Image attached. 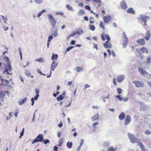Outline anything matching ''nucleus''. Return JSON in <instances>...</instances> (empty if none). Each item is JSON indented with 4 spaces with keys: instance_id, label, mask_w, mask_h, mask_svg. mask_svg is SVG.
Segmentation results:
<instances>
[{
    "instance_id": "6e6552de",
    "label": "nucleus",
    "mask_w": 151,
    "mask_h": 151,
    "mask_svg": "<svg viewBox=\"0 0 151 151\" xmlns=\"http://www.w3.org/2000/svg\"><path fill=\"white\" fill-rule=\"evenodd\" d=\"M138 70L139 73L143 76H145V75H149L150 77L151 76V75L149 74V73L147 72L145 70L141 68H139Z\"/></svg>"
},
{
    "instance_id": "39448f33",
    "label": "nucleus",
    "mask_w": 151,
    "mask_h": 151,
    "mask_svg": "<svg viewBox=\"0 0 151 151\" xmlns=\"http://www.w3.org/2000/svg\"><path fill=\"white\" fill-rule=\"evenodd\" d=\"M135 86L137 88L143 87L144 86V83L142 82L138 81H135L133 82Z\"/></svg>"
},
{
    "instance_id": "9b49d317",
    "label": "nucleus",
    "mask_w": 151,
    "mask_h": 151,
    "mask_svg": "<svg viewBox=\"0 0 151 151\" xmlns=\"http://www.w3.org/2000/svg\"><path fill=\"white\" fill-rule=\"evenodd\" d=\"M131 120L130 116L129 115H127L125 120V125H126L128 124L130 122Z\"/></svg>"
},
{
    "instance_id": "a211bd4d",
    "label": "nucleus",
    "mask_w": 151,
    "mask_h": 151,
    "mask_svg": "<svg viewBox=\"0 0 151 151\" xmlns=\"http://www.w3.org/2000/svg\"><path fill=\"white\" fill-rule=\"evenodd\" d=\"M51 66V70H54L57 66V64L55 63V61H53L52 62Z\"/></svg>"
},
{
    "instance_id": "f704fd0d",
    "label": "nucleus",
    "mask_w": 151,
    "mask_h": 151,
    "mask_svg": "<svg viewBox=\"0 0 151 151\" xmlns=\"http://www.w3.org/2000/svg\"><path fill=\"white\" fill-rule=\"evenodd\" d=\"M52 34L54 37H56L58 35V33L57 32V29H56L55 31L54 32L52 33Z\"/></svg>"
},
{
    "instance_id": "2f4dec72",
    "label": "nucleus",
    "mask_w": 151,
    "mask_h": 151,
    "mask_svg": "<svg viewBox=\"0 0 151 151\" xmlns=\"http://www.w3.org/2000/svg\"><path fill=\"white\" fill-rule=\"evenodd\" d=\"M66 7L70 11H73V9L72 7L69 4H67L66 6Z\"/></svg>"
},
{
    "instance_id": "ddd939ff",
    "label": "nucleus",
    "mask_w": 151,
    "mask_h": 151,
    "mask_svg": "<svg viewBox=\"0 0 151 151\" xmlns=\"http://www.w3.org/2000/svg\"><path fill=\"white\" fill-rule=\"evenodd\" d=\"M137 144H138L139 146L143 151H146L147 150V149L145 148V146L141 142L139 141V142H138Z\"/></svg>"
},
{
    "instance_id": "393cba45",
    "label": "nucleus",
    "mask_w": 151,
    "mask_h": 151,
    "mask_svg": "<svg viewBox=\"0 0 151 151\" xmlns=\"http://www.w3.org/2000/svg\"><path fill=\"white\" fill-rule=\"evenodd\" d=\"M72 146V143L71 142H68L67 143V146L69 148H71Z\"/></svg>"
},
{
    "instance_id": "8fccbe9b",
    "label": "nucleus",
    "mask_w": 151,
    "mask_h": 151,
    "mask_svg": "<svg viewBox=\"0 0 151 151\" xmlns=\"http://www.w3.org/2000/svg\"><path fill=\"white\" fill-rule=\"evenodd\" d=\"M42 141L45 144H46L47 143H49L50 142L49 140L47 139H46V140H43Z\"/></svg>"
},
{
    "instance_id": "a19ab883",
    "label": "nucleus",
    "mask_w": 151,
    "mask_h": 151,
    "mask_svg": "<svg viewBox=\"0 0 151 151\" xmlns=\"http://www.w3.org/2000/svg\"><path fill=\"white\" fill-rule=\"evenodd\" d=\"M55 14L60 15L61 16H63L64 15V13L62 12H57L55 13Z\"/></svg>"
},
{
    "instance_id": "423d86ee",
    "label": "nucleus",
    "mask_w": 151,
    "mask_h": 151,
    "mask_svg": "<svg viewBox=\"0 0 151 151\" xmlns=\"http://www.w3.org/2000/svg\"><path fill=\"white\" fill-rule=\"evenodd\" d=\"M9 92L7 91H0V99H1V101H4V99L5 98L6 95H7L8 96H9L8 94Z\"/></svg>"
},
{
    "instance_id": "a878e982",
    "label": "nucleus",
    "mask_w": 151,
    "mask_h": 151,
    "mask_svg": "<svg viewBox=\"0 0 151 151\" xmlns=\"http://www.w3.org/2000/svg\"><path fill=\"white\" fill-rule=\"evenodd\" d=\"M58 57V55L57 54L55 55L53 54L52 57V60H56Z\"/></svg>"
},
{
    "instance_id": "58836bf2",
    "label": "nucleus",
    "mask_w": 151,
    "mask_h": 151,
    "mask_svg": "<svg viewBox=\"0 0 151 151\" xmlns=\"http://www.w3.org/2000/svg\"><path fill=\"white\" fill-rule=\"evenodd\" d=\"M67 102H68V104H65V107H68L69 106H70L71 104V102L70 100H68V101H67Z\"/></svg>"
},
{
    "instance_id": "ea45409f",
    "label": "nucleus",
    "mask_w": 151,
    "mask_h": 151,
    "mask_svg": "<svg viewBox=\"0 0 151 151\" xmlns=\"http://www.w3.org/2000/svg\"><path fill=\"white\" fill-rule=\"evenodd\" d=\"M25 74L27 76H29L30 75L31 73L29 72L28 70H26L25 72Z\"/></svg>"
},
{
    "instance_id": "4be33fe9",
    "label": "nucleus",
    "mask_w": 151,
    "mask_h": 151,
    "mask_svg": "<svg viewBox=\"0 0 151 151\" xmlns=\"http://www.w3.org/2000/svg\"><path fill=\"white\" fill-rule=\"evenodd\" d=\"M78 14V15L81 16L85 14V12L83 10L80 9L79 10Z\"/></svg>"
},
{
    "instance_id": "603ef678",
    "label": "nucleus",
    "mask_w": 151,
    "mask_h": 151,
    "mask_svg": "<svg viewBox=\"0 0 151 151\" xmlns=\"http://www.w3.org/2000/svg\"><path fill=\"white\" fill-rule=\"evenodd\" d=\"M39 96V94H37L35 96L34 99V100H35L37 99L38 98Z\"/></svg>"
},
{
    "instance_id": "20e7f679",
    "label": "nucleus",
    "mask_w": 151,
    "mask_h": 151,
    "mask_svg": "<svg viewBox=\"0 0 151 151\" xmlns=\"http://www.w3.org/2000/svg\"><path fill=\"white\" fill-rule=\"evenodd\" d=\"M43 139V135L42 134H38L36 137V138L32 142V144L38 142H41Z\"/></svg>"
},
{
    "instance_id": "4d7b16f0",
    "label": "nucleus",
    "mask_w": 151,
    "mask_h": 151,
    "mask_svg": "<svg viewBox=\"0 0 151 151\" xmlns=\"http://www.w3.org/2000/svg\"><path fill=\"white\" fill-rule=\"evenodd\" d=\"M78 6H79L83 7V2L80 3Z\"/></svg>"
},
{
    "instance_id": "1a4fd4ad",
    "label": "nucleus",
    "mask_w": 151,
    "mask_h": 151,
    "mask_svg": "<svg viewBox=\"0 0 151 151\" xmlns=\"http://www.w3.org/2000/svg\"><path fill=\"white\" fill-rule=\"evenodd\" d=\"M137 42L138 45H139L143 46L145 44V40L143 38H141L137 40Z\"/></svg>"
},
{
    "instance_id": "f03ea898",
    "label": "nucleus",
    "mask_w": 151,
    "mask_h": 151,
    "mask_svg": "<svg viewBox=\"0 0 151 151\" xmlns=\"http://www.w3.org/2000/svg\"><path fill=\"white\" fill-rule=\"evenodd\" d=\"M128 136L132 143H137L138 142H139V140L134 135L130 133H128Z\"/></svg>"
},
{
    "instance_id": "f8f14e48",
    "label": "nucleus",
    "mask_w": 151,
    "mask_h": 151,
    "mask_svg": "<svg viewBox=\"0 0 151 151\" xmlns=\"http://www.w3.org/2000/svg\"><path fill=\"white\" fill-rule=\"evenodd\" d=\"M111 18V17L109 15H107L104 17L103 18L104 23H108L110 20Z\"/></svg>"
},
{
    "instance_id": "aec40b11",
    "label": "nucleus",
    "mask_w": 151,
    "mask_h": 151,
    "mask_svg": "<svg viewBox=\"0 0 151 151\" xmlns=\"http://www.w3.org/2000/svg\"><path fill=\"white\" fill-rule=\"evenodd\" d=\"M140 50L143 53H145L147 54L148 53L147 49L146 47H142L140 49Z\"/></svg>"
},
{
    "instance_id": "c85d7f7f",
    "label": "nucleus",
    "mask_w": 151,
    "mask_h": 151,
    "mask_svg": "<svg viewBox=\"0 0 151 151\" xmlns=\"http://www.w3.org/2000/svg\"><path fill=\"white\" fill-rule=\"evenodd\" d=\"M150 130L148 129L146 130L145 132V133L147 135H150L151 134V129H150Z\"/></svg>"
},
{
    "instance_id": "a18cd8bd",
    "label": "nucleus",
    "mask_w": 151,
    "mask_h": 151,
    "mask_svg": "<svg viewBox=\"0 0 151 151\" xmlns=\"http://www.w3.org/2000/svg\"><path fill=\"white\" fill-rule=\"evenodd\" d=\"M116 97L118 98L120 101H122L123 100V99L121 97V95H117L116 96Z\"/></svg>"
},
{
    "instance_id": "7c9ffc66",
    "label": "nucleus",
    "mask_w": 151,
    "mask_h": 151,
    "mask_svg": "<svg viewBox=\"0 0 151 151\" xmlns=\"http://www.w3.org/2000/svg\"><path fill=\"white\" fill-rule=\"evenodd\" d=\"M99 25L100 27L102 28L103 29H104L105 27L104 25L103 24L102 21H101L100 22Z\"/></svg>"
},
{
    "instance_id": "3c124183",
    "label": "nucleus",
    "mask_w": 151,
    "mask_h": 151,
    "mask_svg": "<svg viewBox=\"0 0 151 151\" xmlns=\"http://www.w3.org/2000/svg\"><path fill=\"white\" fill-rule=\"evenodd\" d=\"M113 82L114 85H117V83L115 78H113Z\"/></svg>"
},
{
    "instance_id": "0eeeda50",
    "label": "nucleus",
    "mask_w": 151,
    "mask_h": 151,
    "mask_svg": "<svg viewBox=\"0 0 151 151\" xmlns=\"http://www.w3.org/2000/svg\"><path fill=\"white\" fill-rule=\"evenodd\" d=\"M12 70V67L10 64H8L6 67L5 70L4 71V73H7V74L10 75L12 74L11 71Z\"/></svg>"
},
{
    "instance_id": "9d476101",
    "label": "nucleus",
    "mask_w": 151,
    "mask_h": 151,
    "mask_svg": "<svg viewBox=\"0 0 151 151\" xmlns=\"http://www.w3.org/2000/svg\"><path fill=\"white\" fill-rule=\"evenodd\" d=\"M123 35L125 38V40L124 41V42L123 44V47H125L126 46L127 44L128 40V39L126 35V33L125 32H124L123 33Z\"/></svg>"
},
{
    "instance_id": "69168bd1",
    "label": "nucleus",
    "mask_w": 151,
    "mask_h": 151,
    "mask_svg": "<svg viewBox=\"0 0 151 151\" xmlns=\"http://www.w3.org/2000/svg\"><path fill=\"white\" fill-rule=\"evenodd\" d=\"M92 108L93 109H97L99 108V107L97 106H93Z\"/></svg>"
},
{
    "instance_id": "dca6fc26",
    "label": "nucleus",
    "mask_w": 151,
    "mask_h": 151,
    "mask_svg": "<svg viewBox=\"0 0 151 151\" xmlns=\"http://www.w3.org/2000/svg\"><path fill=\"white\" fill-rule=\"evenodd\" d=\"M125 117V114L124 112H122L119 116V119L121 120H123Z\"/></svg>"
},
{
    "instance_id": "4468645a",
    "label": "nucleus",
    "mask_w": 151,
    "mask_h": 151,
    "mask_svg": "<svg viewBox=\"0 0 151 151\" xmlns=\"http://www.w3.org/2000/svg\"><path fill=\"white\" fill-rule=\"evenodd\" d=\"M124 76L123 75H119L116 78L117 81L119 83H121L124 79Z\"/></svg>"
},
{
    "instance_id": "7ed1b4c3",
    "label": "nucleus",
    "mask_w": 151,
    "mask_h": 151,
    "mask_svg": "<svg viewBox=\"0 0 151 151\" xmlns=\"http://www.w3.org/2000/svg\"><path fill=\"white\" fill-rule=\"evenodd\" d=\"M48 16L51 25L53 27H54L57 23L56 20L55 19L52 14H49Z\"/></svg>"
},
{
    "instance_id": "c9c22d12",
    "label": "nucleus",
    "mask_w": 151,
    "mask_h": 151,
    "mask_svg": "<svg viewBox=\"0 0 151 151\" xmlns=\"http://www.w3.org/2000/svg\"><path fill=\"white\" fill-rule=\"evenodd\" d=\"M92 1L93 2H95L96 3H98L99 6H100L101 4L100 0H93Z\"/></svg>"
},
{
    "instance_id": "c03bdc74",
    "label": "nucleus",
    "mask_w": 151,
    "mask_h": 151,
    "mask_svg": "<svg viewBox=\"0 0 151 151\" xmlns=\"http://www.w3.org/2000/svg\"><path fill=\"white\" fill-rule=\"evenodd\" d=\"M107 151H115V150L113 147H111L108 149Z\"/></svg>"
},
{
    "instance_id": "052dcab7",
    "label": "nucleus",
    "mask_w": 151,
    "mask_h": 151,
    "mask_svg": "<svg viewBox=\"0 0 151 151\" xmlns=\"http://www.w3.org/2000/svg\"><path fill=\"white\" fill-rule=\"evenodd\" d=\"M81 142L80 143V147H81L82 145V144H83V143L84 142V140L83 139H81Z\"/></svg>"
},
{
    "instance_id": "f257e3e1",
    "label": "nucleus",
    "mask_w": 151,
    "mask_h": 151,
    "mask_svg": "<svg viewBox=\"0 0 151 151\" xmlns=\"http://www.w3.org/2000/svg\"><path fill=\"white\" fill-rule=\"evenodd\" d=\"M101 38L103 41L105 40V38L107 40L105 42L103 43V45L105 48H111V45L110 42H109V41L110 40V38L108 34H105L104 32L102 34H101Z\"/></svg>"
},
{
    "instance_id": "864d4df0",
    "label": "nucleus",
    "mask_w": 151,
    "mask_h": 151,
    "mask_svg": "<svg viewBox=\"0 0 151 151\" xmlns=\"http://www.w3.org/2000/svg\"><path fill=\"white\" fill-rule=\"evenodd\" d=\"M53 38V37L51 35H50V36H49V38H48V41L50 42V40H52V39Z\"/></svg>"
},
{
    "instance_id": "5701e85b",
    "label": "nucleus",
    "mask_w": 151,
    "mask_h": 151,
    "mask_svg": "<svg viewBox=\"0 0 151 151\" xmlns=\"http://www.w3.org/2000/svg\"><path fill=\"white\" fill-rule=\"evenodd\" d=\"M98 115L97 114H96L91 117V119L93 121H94L96 119H98Z\"/></svg>"
},
{
    "instance_id": "4c0bfd02",
    "label": "nucleus",
    "mask_w": 151,
    "mask_h": 151,
    "mask_svg": "<svg viewBox=\"0 0 151 151\" xmlns=\"http://www.w3.org/2000/svg\"><path fill=\"white\" fill-rule=\"evenodd\" d=\"M2 81L3 83H4L6 85H7L9 83V81L8 80H4L2 79Z\"/></svg>"
},
{
    "instance_id": "5fc2aeb1",
    "label": "nucleus",
    "mask_w": 151,
    "mask_h": 151,
    "mask_svg": "<svg viewBox=\"0 0 151 151\" xmlns=\"http://www.w3.org/2000/svg\"><path fill=\"white\" fill-rule=\"evenodd\" d=\"M90 87V86L87 84H86L85 85V88H84L85 90H86V88H88Z\"/></svg>"
},
{
    "instance_id": "de8ad7c7",
    "label": "nucleus",
    "mask_w": 151,
    "mask_h": 151,
    "mask_svg": "<svg viewBox=\"0 0 151 151\" xmlns=\"http://www.w3.org/2000/svg\"><path fill=\"white\" fill-rule=\"evenodd\" d=\"M85 8L86 9L88 10L89 11H91V7L89 6L88 5L86 6H85Z\"/></svg>"
},
{
    "instance_id": "bb28decb",
    "label": "nucleus",
    "mask_w": 151,
    "mask_h": 151,
    "mask_svg": "<svg viewBox=\"0 0 151 151\" xmlns=\"http://www.w3.org/2000/svg\"><path fill=\"white\" fill-rule=\"evenodd\" d=\"M46 12V10L45 9L42 10L37 15V17H39L41 16L43 13Z\"/></svg>"
},
{
    "instance_id": "2eb2a0df",
    "label": "nucleus",
    "mask_w": 151,
    "mask_h": 151,
    "mask_svg": "<svg viewBox=\"0 0 151 151\" xmlns=\"http://www.w3.org/2000/svg\"><path fill=\"white\" fill-rule=\"evenodd\" d=\"M150 32L149 31H147L146 32L145 35L144 37V38L146 40H148L150 39Z\"/></svg>"
},
{
    "instance_id": "49530a36",
    "label": "nucleus",
    "mask_w": 151,
    "mask_h": 151,
    "mask_svg": "<svg viewBox=\"0 0 151 151\" xmlns=\"http://www.w3.org/2000/svg\"><path fill=\"white\" fill-rule=\"evenodd\" d=\"M73 47V46H71L70 47H68L66 50V51L67 52H68L69 51H70L71 49H72Z\"/></svg>"
},
{
    "instance_id": "680f3d73",
    "label": "nucleus",
    "mask_w": 151,
    "mask_h": 151,
    "mask_svg": "<svg viewBox=\"0 0 151 151\" xmlns=\"http://www.w3.org/2000/svg\"><path fill=\"white\" fill-rule=\"evenodd\" d=\"M84 19L86 21H88V19L87 17L85 16L84 17Z\"/></svg>"
},
{
    "instance_id": "cd10ccee",
    "label": "nucleus",
    "mask_w": 151,
    "mask_h": 151,
    "mask_svg": "<svg viewBox=\"0 0 151 151\" xmlns=\"http://www.w3.org/2000/svg\"><path fill=\"white\" fill-rule=\"evenodd\" d=\"M63 97L62 95H60L57 98V100L58 101H60L63 100Z\"/></svg>"
},
{
    "instance_id": "774afa93",
    "label": "nucleus",
    "mask_w": 151,
    "mask_h": 151,
    "mask_svg": "<svg viewBox=\"0 0 151 151\" xmlns=\"http://www.w3.org/2000/svg\"><path fill=\"white\" fill-rule=\"evenodd\" d=\"M147 84L150 86V87L151 88V82H148Z\"/></svg>"
},
{
    "instance_id": "473e14b6",
    "label": "nucleus",
    "mask_w": 151,
    "mask_h": 151,
    "mask_svg": "<svg viewBox=\"0 0 151 151\" xmlns=\"http://www.w3.org/2000/svg\"><path fill=\"white\" fill-rule=\"evenodd\" d=\"M89 28L91 30L94 31L95 30V27L92 25H89Z\"/></svg>"
},
{
    "instance_id": "338daca9",
    "label": "nucleus",
    "mask_w": 151,
    "mask_h": 151,
    "mask_svg": "<svg viewBox=\"0 0 151 151\" xmlns=\"http://www.w3.org/2000/svg\"><path fill=\"white\" fill-rule=\"evenodd\" d=\"M63 125V124L62 122L59 123L58 125V126L60 127H61Z\"/></svg>"
},
{
    "instance_id": "f3484780",
    "label": "nucleus",
    "mask_w": 151,
    "mask_h": 151,
    "mask_svg": "<svg viewBox=\"0 0 151 151\" xmlns=\"http://www.w3.org/2000/svg\"><path fill=\"white\" fill-rule=\"evenodd\" d=\"M122 8L124 9H125L127 8V6L126 4L124 1L122 2L120 4Z\"/></svg>"
},
{
    "instance_id": "6ab92c4d",
    "label": "nucleus",
    "mask_w": 151,
    "mask_h": 151,
    "mask_svg": "<svg viewBox=\"0 0 151 151\" xmlns=\"http://www.w3.org/2000/svg\"><path fill=\"white\" fill-rule=\"evenodd\" d=\"M127 13L130 14H134L135 13V11L133 10V9L131 8H129L127 10Z\"/></svg>"
},
{
    "instance_id": "e433bc0d",
    "label": "nucleus",
    "mask_w": 151,
    "mask_h": 151,
    "mask_svg": "<svg viewBox=\"0 0 151 151\" xmlns=\"http://www.w3.org/2000/svg\"><path fill=\"white\" fill-rule=\"evenodd\" d=\"M117 91L118 94L120 95L122 94V90L120 88H117Z\"/></svg>"
},
{
    "instance_id": "0e129e2a",
    "label": "nucleus",
    "mask_w": 151,
    "mask_h": 151,
    "mask_svg": "<svg viewBox=\"0 0 151 151\" xmlns=\"http://www.w3.org/2000/svg\"><path fill=\"white\" fill-rule=\"evenodd\" d=\"M75 41L74 40H72L70 42V44L72 45H73L75 44Z\"/></svg>"
},
{
    "instance_id": "412c9836",
    "label": "nucleus",
    "mask_w": 151,
    "mask_h": 151,
    "mask_svg": "<svg viewBox=\"0 0 151 151\" xmlns=\"http://www.w3.org/2000/svg\"><path fill=\"white\" fill-rule=\"evenodd\" d=\"M145 63L147 64L151 65V57H148L147 58V61L145 62Z\"/></svg>"
},
{
    "instance_id": "c756f323",
    "label": "nucleus",
    "mask_w": 151,
    "mask_h": 151,
    "mask_svg": "<svg viewBox=\"0 0 151 151\" xmlns=\"http://www.w3.org/2000/svg\"><path fill=\"white\" fill-rule=\"evenodd\" d=\"M78 32H74L73 33V34H71V35H69L68 37L67 38V39H68L71 36H74L76 35V34H78Z\"/></svg>"
},
{
    "instance_id": "6e6d98bb",
    "label": "nucleus",
    "mask_w": 151,
    "mask_h": 151,
    "mask_svg": "<svg viewBox=\"0 0 151 151\" xmlns=\"http://www.w3.org/2000/svg\"><path fill=\"white\" fill-rule=\"evenodd\" d=\"M99 124V123L98 122H96L93 124V126L95 127L96 125H97Z\"/></svg>"
},
{
    "instance_id": "79ce46f5",
    "label": "nucleus",
    "mask_w": 151,
    "mask_h": 151,
    "mask_svg": "<svg viewBox=\"0 0 151 151\" xmlns=\"http://www.w3.org/2000/svg\"><path fill=\"white\" fill-rule=\"evenodd\" d=\"M83 69L80 68H78V67H77L75 69V70L78 72L81 71L83 70Z\"/></svg>"
},
{
    "instance_id": "09e8293b",
    "label": "nucleus",
    "mask_w": 151,
    "mask_h": 151,
    "mask_svg": "<svg viewBox=\"0 0 151 151\" xmlns=\"http://www.w3.org/2000/svg\"><path fill=\"white\" fill-rule=\"evenodd\" d=\"M58 147L56 146H55L53 148V151H58Z\"/></svg>"
},
{
    "instance_id": "72a5a7b5",
    "label": "nucleus",
    "mask_w": 151,
    "mask_h": 151,
    "mask_svg": "<svg viewBox=\"0 0 151 151\" xmlns=\"http://www.w3.org/2000/svg\"><path fill=\"white\" fill-rule=\"evenodd\" d=\"M63 140L62 138H61L60 139V140L59 142V144L58 145V146L59 147H61L62 144V143H63Z\"/></svg>"
},
{
    "instance_id": "b1692460",
    "label": "nucleus",
    "mask_w": 151,
    "mask_h": 151,
    "mask_svg": "<svg viewBox=\"0 0 151 151\" xmlns=\"http://www.w3.org/2000/svg\"><path fill=\"white\" fill-rule=\"evenodd\" d=\"M27 100V98H25L23 99L19 100V103L20 105H21L24 104Z\"/></svg>"
},
{
    "instance_id": "37998d69",
    "label": "nucleus",
    "mask_w": 151,
    "mask_h": 151,
    "mask_svg": "<svg viewBox=\"0 0 151 151\" xmlns=\"http://www.w3.org/2000/svg\"><path fill=\"white\" fill-rule=\"evenodd\" d=\"M34 1L37 4H40L42 2V0H34Z\"/></svg>"
},
{
    "instance_id": "e2e57ef3",
    "label": "nucleus",
    "mask_w": 151,
    "mask_h": 151,
    "mask_svg": "<svg viewBox=\"0 0 151 151\" xmlns=\"http://www.w3.org/2000/svg\"><path fill=\"white\" fill-rule=\"evenodd\" d=\"M111 54L112 55V56L114 57H115L116 56V55L113 51H111Z\"/></svg>"
},
{
    "instance_id": "bf43d9fd",
    "label": "nucleus",
    "mask_w": 151,
    "mask_h": 151,
    "mask_svg": "<svg viewBox=\"0 0 151 151\" xmlns=\"http://www.w3.org/2000/svg\"><path fill=\"white\" fill-rule=\"evenodd\" d=\"M31 101H32V105L33 106L34 104V99L33 98H32L31 99Z\"/></svg>"
},
{
    "instance_id": "13d9d810",
    "label": "nucleus",
    "mask_w": 151,
    "mask_h": 151,
    "mask_svg": "<svg viewBox=\"0 0 151 151\" xmlns=\"http://www.w3.org/2000/svg\"><path fill=\"white\" fill-rule=\"evenodd\" d=\"M43 60V59L41 58H40L38 59L37 60V61L38 62H42Z\"/></svg>"
}]
</instances>
